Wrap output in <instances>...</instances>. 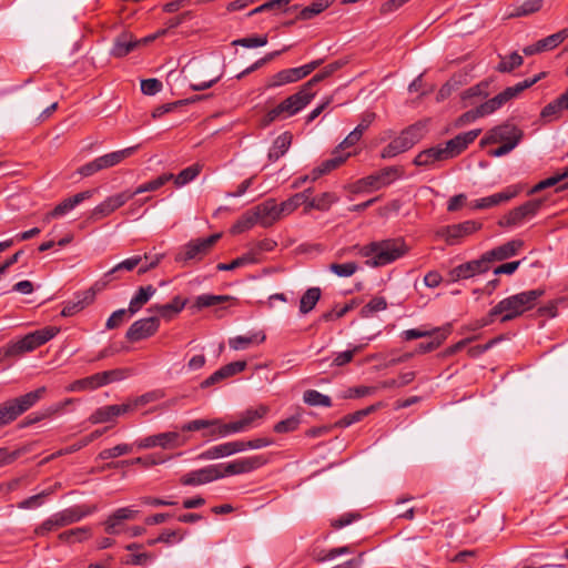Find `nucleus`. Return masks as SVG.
Returning a JSON list of instances; mask_svg holds the SVG:
<instances>
[{
	"label": "nucleus",
	"instance_id": "obj_28",
	"mask_svg": "<svg viewBox=\"0 0 568 568\" xmlns=\"http://www.w3.org/2000/svg\"><path fill=\"white\" fill-rule=\"evenodd\" d=\"M138 148H139L138 145L130 146V148H125V149L119 150V151H113L111 153H108V154L97 158L101 171L104 169H109V168L118 165L126 158H130L131 155H133L135 153V151L138 150Z\"/></svg>",
	"mask_w": 568,
	"mask_h": 568
},
{
	"label": "nucleus",
	"instance_id": "obj_34",
	"mask_svg": "<svg viewBox=\"0 0 568 568\" xmlns=\"http://www.w3.org/2000/svg\"><path fill=\"white\" fill-rule=\"evenodd\" d=\"M265 341L263 332H256L248 336H235L229 339V345L234 351H243L248 348L252 344H261Z\"/></svg>",
	"mask_w": 568,
	"mask_h": 568
},
{
	"label": "nucleus",
	"instance_id": "obj_4",
	"mask_svg": "<svg viewBox=\"0 0 568 568\" xmlns=\"http://www.w3.org/2000/svg\"><path fill=\"white\" fill-rule=\"evenodd\" d=\"M59 333L55 326H48L37 329L23 336L22 338L9 343L3 347L6 357H16L29 353L52 339Z\"/></svg>",
	"mask_w": 568,
	"mask_h": 568
},
{
	"label": "nucleus",
	"instance_id": "obj_22",
	"mask_svg": "<svg viewBox=\"0 0 568 568\" xmlns=\"http://www.w3.org/2000/svg\"><path fill=\"white\" fill-rule=\"evenodd\" d=\"M133 405H106L95 409L89 420L92 424L113 422L116 417L132 412Z\"/></svg>",
	"mask_w": 568,
	"mask_h": 568
},
{
	"label": "nucleus",
	"instance_id": "obj_21",
	"mask_svg": "<svg viewBox=\"0 0 568 568\" xmlns=\"http://www.w3.org/2000/svg\"><path fill=\"white\" fill-rule=\"evenodd\" d=\"M519 191L520 189L518 186L511 185L499 193L475 200L470 205L475 210L489 209L499 205L500 203L510 201L519 193Z\"/></svg>",
	"mask_w": 568,
	"mask_h": 568
},
{
	"label": "nucleus",
	"instance_id": "obj_54",
	"mask_svg": "<svg viewBox=\"0 0 568 568\" xmlns=\"http://www.w3.org/2000/svg\"><path fill=\"white\" fill-rule=\"evenodd\" d=\"M351 153L343 154L341 150L337 148L331 159L325 160L321 165V170L324 174L329 173L331 171L338 168L342 163H344Z\"/></svg>",
	"mask_w": 568,
	"mask_h": 568
},
{
	"label": "nucleus",
	"instance_id": "obj_23",
	"mask_svg": "<svg viewBox=\"0 0 568 568\" xmlns=\"http://www.w3.org/2000/svg\"><path fill=\"white\" fill-rule=\"evenodd\" d=\"M94 191L93 190H87L80 193H77L75 195L64 199L61 203H59L51 212H49L44 220L50 221L52 219H58L70 211H72L77 205L82 203L85 200H89L92 197Z\"/></svg>",
	"mask_w": 568,
	"mask_h": 568
},
{
	"label": "nucleus",
	"instance_id": "obj_32",
	"mask_svg": "<svg viewBox=\"0 0 568 568\" xmlns=\"http://www.w3.org/2000/svg\"><path fill=\"white\" fill-rule=\"evenodd\" d=\"M293 135L291 132L286 131L280 134L273 142L270 151H268V160L271 162H276L281 159L290 149L292 144Z\"/></svg>",
	"mask_w": 568,
	"mask_h": 568
},
{
	"label": "nucleus",
	"instance_id": "obj_25",
	"mask_svg": "<svg viewBox=\"0 0 568 568\" xmlns=\"http://www.w3.org/2000/svg\"><path fill=\"white\" fill-rule=\"evenodd\" d=\"M93 509L87 507V506H72L69 508H65L61 511H58L54 515L58 525L60 528L75 524L80 520H82L84 517L91 515Z\"/></svg>",
	"mask_w": 568,
	"mask_h": 568
},
{
	"label": "nucleus",
	"instance_id": "obj_7",
	"mask_svg": "<svg viewBox=\"0 0 568 568\" xmlns=\"http://www.w3.org/2000/svg\"><path fill=\"white\" fill-rule=\"evenodd\" d=\"M220 237L221 234L216 233L204 239L190 241L180 248L175 255V261L183 265L201 261L211 251Z\"/></svg>",
	"mask_w": 568,
	"mask_h": 568
},
{
	"label": "nucleus",
	"instance_id": "obj_41",
	"mask_svg": "<svg viewBox=\"0 0 568 568\" xmlns=\"http://www.w3.org/2000/svg\"><path fill=\"white\" fill-rule=\"evenodd\" d=\"M321 298V290L318 287L308 288L301 297L300 312L302 314L310 313Z\"/></svg>",
	"mask_w": 568,
	"mask_h": 568
},
{
	"label": "nucleus",
	"instance_id": "obj_40",
	"mask_svg": "<svg viewBox=\"0 0 568 568\" xmlns=\"http://www.w3.org/2000/svg\"><path fill=\"white\" fill-rule=\"evenodd\" d=\"M257 261H258V258L256 257V252L255 251H250V252L243 254L242 256L236 257L231 263H220V264H217L216 268L219 271H233V270H235L237 267H242V266H245V265H248V264H254Z\"/></svg>",
	"mask_w": 568,
	"mask_h": 568
},
{
	"label": "nucleus",
	"instance_id": "obj_44",
	"mask_svg": "<svg viewBox=\"0 0 568 568\" xmlns=\"http://www.w3.org/2000/svg\"><path fill=\"white\" fill-rule=\"evenodd\" d=\"M268 413V407L265 405H260L256 408L246 409L241 414V419L245 424L247 430L255 426L256 422L264 418Z\"/></svg>",
	"mask_w": 568,
	"mask_h": 568
},
{
	"label": "nucleus",
	"instance_id": "obj_13",
	"mask_svg": "<svg viewBox=\"0 0 568 568\" xmlns=\"http://www.w3.org/2000/svg\"><path fill=\"white\" fill-rule=\"evenodd\" d=\"M47 393V387L41 386L33 392L27 393L17 398L7 400L4 405L16 420L20 415L34 406Z\"/></svg>",
	"mask_w": 568,
	"mask_h": 568
},
{
	"label": "nucleus",
	"instance_id": "obj_50",
	"mask_svg": "<svg viewBox=\"0 0 568 568\" xmlns=\"http://www.w3.org/2000/svg\"><path fill=\"white\" fill-rule=\"evenodd\" d=\"M133 446L134 444H119L112 448H105L99 453L98 458L105 460L128 455L133 450Z\"/></svg>",
	"mask_w": 568,
	"mask_h": 568
},
{
	"label": "nucleus",
	"instance_id": "obj_46",
	"mask_svg": "<svg viewBox=\"0 0 568 568\" xmlns=\"http://www.w3.org/2000/svg\"><path fill=\"white\" fill-rule=\"evenodd\" d=\"M232 456L229 442L207 448L199 455V459L213 460Z\"/></svg>",
	"mask_w": 568,
	"mask_h": 568
},
{
	"label": "nucleus",
	"instance_id": "obj_47",
	"mask_svg": "<svg viewBox=\"0 0 568 568\" xmlns=\"http://www.w3.org/2000/svg\"><path fill=\"white\" fill-rule=\"evenodd\" d=\"M91 536V529L89 527H78L61 532L58 538L62 542H74L83 541Z\"/></svg>",
	"mask_w": 568,
	"mask_h": 568
},
{
	"label": "nucleus",
	"instance_id": "obj_62",
	"mask_svg": "<svg viewBox=\"0 0 568 568\" xmlns=\"http://www.w3.org/2000/svg\"><path fill=\"white\" fill-rule=\"evenodd\" d=\"M51 493H52V490H43L37 495H33V496L22 500L19 504V508H22V509L38 508L42 505L43 498L49 496Z\"/></svg>",
	"mask_w": 568,
	"mask_h": 568
},
{
	"label": "nucleus",
	"instance_id": "obj_1",
	"mask_svg": "<svg viewBox=\"0 0 568 568\" xmlns=\"http://www.w3.org/2000/svg\"><path fill=\"white\" fill-rule=\"evenodd\" d=\"M353 250L367 258V266L383 267L403 257L408 252V246L402 237H396L373 241L363 246L355 245Z\"/></svg>",
	"mask_w": 568,
	"mask_h": 568
},
{
	"label": "nucleus",
	"instance_id": "obj_63",
	"mask_svg": "<svg viewBox=\"0 0 568 568\" xmlns=\"http://www.w3.org/2000/svg\"><path fill=\"white\" fill-rule=\"evenodd\" d=\"M153 559L154 556L150 552H138L126 556L124 562L126 565L144 566L153 561Z\"/></svg>",
	"mask_w": 568,
	"mask_h": 568
},
{
	"label": "nucleus",
	"instance_id": "obj_31",
	"mask_svg": "<svg viewBox=\"0 0 568 568\" xmlns=\"http://www.w3.org/2000/svg\"><path fill=\"white\" fill-rule=\"evenodd\" d=\"M156 293V288L152 285L141 286L131 298L128 312L131 315L138 313Z\"/></svg>",
	"mask_w": 568,
	"mask_h": 568
},
{
	"label": "nucleus",
	"instance_id": "obj_9",
	"mask_svg": "<svg viewBox=\"0 0 568 568\" xmlns=\"http://www.w3.org/2000/svg\"><path fill=\"white\" fill-rule=\"evenodd\" d=\"M542 205L541 200H530L510 210L498 222L503 227H517L534 219Z\"/></svg>",
	"mask_w": 568,
	"mask_h": 568
},
{
	"label": "nucleus",
	"instance_id": "obj_51",
	"mask_svg": "<svg viewBox=\"0 0 568 568\" xmlns=\"http://www.w3.org/2000/svg\"><path fill=\"white\" fill-rule=\"evenodd\" d=\"M200 171L201 166L199 164H193L183 169L176 176L174 175L172 180H174V184L178 187H181L193 181L200 174Z\"/></svg>",
	"mask_w": 568,
	"mask_h": 568
},
{
	"label": "nucleus",
	"instance_id": "obj_37",
	"mask_svg": "<svg viewBox=\"0 0 568 568\" xmlns=\"http://www.w3.org/2000/svg\"><path fill=\"white\" fill-rule=\"evenodd\" d=\"M174 178V174L172 173H164L155 178L154 180H151L149 182H145L141 185H139L134 191H130L129 193L132 194V197H134L138 194H142L145 192H153L162 187L164 184H166L169 181H171Z\"/></svg>",
	"mask_w": 568,
	"mask_h": 568
},
{
	"label": "nucleus",
	"instance_id": "obj_18",
	"mask_svg": "<svg viewBox=\"0 0 568 568\" xmlns=\"http://www.w3.org/2000/svg\"><path fill=\"white\" fill-rule=\"evenodd\" d=\"M479 134V129L470 130L468 132L456 135L443 144V150L446 153L447 160L459 155L470 143L477 139Z\"/></svg>",
	"mask_w": 568,
	"mask_h": 568
},
{
	"label": "nucleus",
	"instance_id": "obj_5",
	"mask_svg": "<svg viewBox=\"0 0 568 568\" xmlns=\"http://www.w3.org/2000/svg\"><path fill=\"white\" fill-rule=\"evenodd\" d=\"M425 134V124L417 122L393 139L381 152L383 159H392L413 148Z\"/></svg>",
	"mask_w": 568,
	"mask_h": 568
},
{
	"label": "nucleus",
	"instance_id": "obj_6",
	"mask_svg": "<svg viewBox=\"0 0 568 568\" xmlns=\"http://www.w3.org/2000/svg\"><path fill=\"white\" fill-rule=\"evenodd\" d=\"M544 77V73H540L531 79H526L521 82L516 83L513 87L506 88L503 92L495 95L494 98L485 101L480 105H478L483 116L489 115L500 109L503 105H505L508 101L517 98L523 91L526 89L532 87L535 83H537L541 78Z\"/></svg>",
	"mask_w": 568,
	"mask_h": 568
},
{
	"label": "nucleus",
	"instance_id": "obj_48",
	"mask_svg": "<svg viewBox=\"0 0 568 568\" xmlns=\"http://www.w3.org/2000/svg\"><path fill=\"white\" fill-rule=\"evenodd\" d=\"M303 400L310 405V406H323V407H331L332 406V399L329 396L324 395L315 389H307L303 394Z\"/></svg>",
	"mask_w": 568,
	"mask_h": 568
},
{
	"label": "nucleus",
	"instance_id": "obj_39",
	"mask_svg": "<svg viewBox=\"0 0 568 568\" xmlns=\"http://www.w3.org/2000/svg\"><path fill=\"white\" fill-rule=\"evenodd\" d=\"M568 39V28H565L556 33H552L544 39L537 41V44L541 52L550 51L561 44Z\"/></svg>",
	"mask_w": 568,
	"mask_h": 568
},
{
	"label": "nucleus",
	"instance_id": "obj_8",
	"mask_svg": "<svg viewBox=\"0 0 568 568\" xmlns=\"http://www.w3.org/2000/svg\"><path fill=\"white\" fill-rule=\"evenodd\" d=\"M211 426H217V434L221 436H230L246 432L247 428L241 417L231 423H223L220 418L214 419H193L181 426L182 432H196Z\"/></svg>",
	"mask_w": 568,
	"mask_h": 568
},
{
	"label": "nucleus",
	"instance_id": "obj_42",
	"mask_svg": "<svg viewBox=\"0 0 568 568\" xmlns=\"http://www.w3.org/2000/svg\"><path fill=\"white\" fill-rule=\"evenodd\" d=\"M337 201V196L334 193L325 192L318 196L311 197L307 201L306 211L316 209L320 211H326L333 203Z\"/></svg>",
	"mask_w": 568,
	"mask_h": 568
},
{
	"label": "nucleus",
	"instance_id": "obj_16",
	"mask_svg": "<svg viewBox=\"0 0 568 568\" xmlns=\"http://www.w3.org/2000/svg\"><path fill=\"white\" fill-rule=\"evenodd\" d=\"M132 199V194L129 190L116 193L106 197L103 202L98 204L90 213V220L98 221L105 216H109L119 207L123 206L129 200Z\"/></svg>",
	"mask_w": 568,
	"mask_h": 568
},
{
	"label": "nucleus",
	"instance_id": "obj_20",
	"mask_svg": "<svg viewBox=\"0 0 568 568\" xmlns=\"http://www.w3.org/2000/svg\"><path fill=\"white\" fill-rule=\"evenodd\" d=\"M481 224L469 220L458 224L448 225L445 227L443 232V236L448 244L453 245L457 243L460 239L468 236L480 229Z\"/></svg>",
	"mask_w": 568,
	"mask_h": 568
},
{
	"label": "nucleus",
	"instance_id": "obj_12",
	"mask_svg": "<svg viewBox=\"0 0 568 568\" xmlns=\"http://www.w3.org/2000/svg\"><path fill=\"white\" fill-rule=\"evenodd\" d=\"M267 459L263 455H253L241 457L229 463L219 464L222 466V478L252 473L266 464Z\"/></svg>",
	"mask_w": 568,
	"mask_h": 568
},
{
	"label": "nucleus",
	"instance_id": "obj_24",
	"mask_svg": "<svg viewBox=\"0 0 568 568\" xmlns=\"http://www.w3.org/2000/svg\"><path fill=\"white\" fill-rule=\"evenodd\" d=\"M280 207L281 205L277 204L275 200H267L257 205L254 213L258 220V223L263 226H267L280 220L282 216H284L282 211H280Z\"/></svg>",
	"mask_w": 568,
	"mask_h": 568
},
{
	"label": "nucleus",
	"instance_id": "obj_30",
	"mask_svg": "<svg viewBox=\"0 0 568 568\" xmlns=\"http://www.w3.org/2000/svg\"><path fill=\"white\" fill-rule=\"evenodd\" d=\"M523 133L520 129L513 124H504L496 126L490 132V139L493 142H508V141H517L519 143Z\"/></svg>",
	"mask_w": 568,
	"mask_h": 568
},
{
	"label": "nucleus",
	"instance_id": "obj_64",
	"mask_svg": "<svg viewBox=\"0 0 568 568\" xmlns=\"http://www.w3.org/2000/svg\"><path fill=\"white\" fill-rule=\"evenodd\" d=\"M362 349H363V346L358 345V346H354L352 349L341 352L334 357L333 364L335 366H344V365L348 364L349 362H352L354 355L356 353H359Z\"/></svg>",
	"mask_w": 568,
	"mask_h": 568
},
{
	"label": "nucleus",
	"instance_id": "obj_14",
	"mask_svg": "<svg viewBox=\"0 0 568 568\" xmlns=\"http://www.w3.org/2000/svg\"><path fill=\"white\" fill-rule=\"evenodd\" d=\"M222 466L209 465L203 468L192 470L180 478V483L184 486H200L221 479Z\"/></svg>",
	"mask_w": 568,
	"mask_h": 568
},
{
	"label": "nucleus",
	"instance_id": "obj_33",
	"mask_svg": "<svg viewBox=\"0 0 568 568\" xmlns=\"http://www.w3.org/2000/svg\"><path fill=\"white\" fill-rule=\"evenodd\" d=\"M450 333V325H446L445 327H435L434 328V335L432 336L433 339L430 342L426 343H419L417 346L416 352L424 354L432 351H435L438 348L442 343L447 338V336Z\"/></svg>",
	"mask_w": 568,
	"mask_h": 568
},
{
	"label": "nucleus",
	"instance_id": "obj_26",
	"mask_svg": "<svg viewBox=\"0 0 568 568\" xmlns=\"http://www.w3.org/2000/svg\"><path fill=\"white\" fill-rule=\"evenodd\" d=\"M524 246V242L521 240H511L505 244H501L490 251H487L485 254L486 260L490 264L494 261H504L509 257L515 256L519 250Z\"/></svg>",
	"mask_w": 568,
	"mask_h": 568
},
{
	"label": "nucleus",
	"instance_id": "obj_17",
	"mask_svg": "<svg viewBox=\"0 0 568 568\" xmlns=\"http://www.w3.org/2000/svg\"><path fill=\"white\" fill-rule=\"evenodd\" d=\"M139 510L133 507H121L115 509L104 520V530L109 535H119L124 531L123 523L138 517Z\"/></svg>",
	"mask_w": 568,
	"mask_h": 568
},
{
	"label": "nucleus",
	"instance_id": "obj_36",
	"mask_svg": "<svg viewBox=\"0 0 568 568\" xmlns=\"http://www.w3.org/2000/svg\"><path fill=\"white\" fill-rule=\"evenodd\" d=\"M138 43V41L132 39V36L123 33L115 39L111 53L116 58L125 57L134 50Z\"/></svg>",
	"mask_w": 568,
	"mask_h": 568
},
{
	"label": "nucleus",
	"instance_id": "obj_58",
	"mask_svg": "<svg viewBox=\"0 0 568 568\" xmlns=\"http://www.w3.org/2000/svg\"><path fill=\"white\" fill-rule=\"evenodd\" d=\"M267 41H268L267 36L262 34V36H252V37L241 38V39L234 40L232 44L251 49V48L264 47L267 44Z\"/></svg>",
	"mask_w": 568,
	"mask_h": 568
},
{
	"label": "nucleus",
	"instance_id": "obj_52",
	"mask_svg": "<svg viewBox=\"0 0 568 568\" xmlns=\"http://www.w3.org/2000/svg\"><path fill=\"white\" fill-rule=\"evenodd\" d=\"M387 308V302L383 296L373 297L367 304L361 310V316L364 318L373 316V314L384 311Z\"/></svg>",
	"mask_w": 568,
	"mask_h": 568
},
{
	"label": "nucleus",
	"instance_id": "obj_10",
	"mask_svg": "<svg viewBox=\"0 0 568 568\" xmlns=\"http://www.w3.org/2000/svg\"><path fill=\"white\" fill-rule=\"evenodd\" d=\"M404 170L400 166H386L381 171L367 175L357 182V187L361 191L364 190H379L388 186L396 180L403 178Z\"/></svg>",
	"mask_w": 568,
	"mask_h": 568
},
{
	"label": "nucleus",
	"instance_id": "obj_45",
	"mask_svg": "<svg viewBox=\"0 0 568 568\" xmlns=\"http://www.w3.org/2000/svg\"><path fill=\"white\" fill-rule=\"evenodd\" d=\"M333 3V0H315L300 11L298 19L310 20L323 12Z\"/></svg>",
	"mask_w": 568,
	"mask_h": 568
},
{
	"label": "nucleus",
	"instance_id": "obj_55",
	"mask_svg": "<svg viewBox=\"0 0 568 568\" xmlns=\"http://www.w3.org/2000/svg\"><path fill=\"white\" fill-rule=\"evenodd\" d=\"M524 62V59L517 52H513L508 57L501 58L497 65V71L506 73L519 68Z\"/></svg>",
	"mask_w": 568,
	"mask_h": 568
},
{
	"label": "nucleus",
	"instance_id": "obj_15",
	"mask_svg": "<svg viewBox=\"0 0 568 568\" xmlns=\"http://www.w3.org/2000/svg\"><path fill=\"white\" fill-rule=\"evenodd\" d=\"M160 327V320L156 316L138 320L128 328L125 337L130 342H139L153 336Z\"/></svg>",
	"mask_w": 568,
	"mask_h": 568
},
{
	"label": "nucleus",
	"instance_id": "obj_59",
	"mask_svg": "<svg viewBox=\"0 0 568 568\" xmlns=\"http://www.w3.org/2000/svg\"><path fill=\"white\" fill-rule=\"evenodd\" d=\"M358 270V265L355 262L347 263H333L329 265V271L339 277H349L354 275Z\"/></svg>",
	"mask_w": 568,
	"mask_h": 568
},
{
	"label": "nucleus",
	"instance_id": "obj_61",
	"mask_svg": "<svg viewBox=\"0 0 568 568\" xmlns=\"http://www.w3.org/2000/svg\"><path fill=\"white\" fill-rule=\"evenodd\" d=\"M288 83H293L286 69L278 71L268 78L266 88H278Z\"/></svg>",
	"mask_w": 568,
	"mask_h": 568
},
{
	"label": "nucleus",
	"instance_id": "obj_53",
	"mask_svg": "<svg viewBox=\"0 0 568 568\" xmlns=\"http://www.w3.org/2000/svg\"><path fill=\"white\" fill-rule=\"evenodd\" d=\"M351 153L343 154L341 150L337 148L331 159L325 160L321 165V170L324 174L329 173L331 171L338 168L342 163H344Z\"/></svg>",
	"mask_w": 568,
	"mask_h": 568
},
{
	"label": "nucleus",
	"instance_id": "obj_49",
	"mask_svg": "<svg viewBox=\"0 0 568 568\" xmlns=\"http://www.w3.org/2000/svg\"><path fill=\"white\" fill-rule=\"evenodd\" d=\"M490 80H484L477 83L476 85L468 88L466 91L463 92L462 99L466 101L473 98H487L490 94Z\"/></svg>",
	"mask_w": 568,
	"mask_h": 568
},
{
	"label": "nucleus",
	"instance_id": "obj_19",
	"mask_svg": "<svg viewBox=\"0 0 568 568\" xmlns=\"http://www.w3.org/2000/svg\"><path fill=\"white\" fill-rule=\"evenodd\" d=\"M489 270V263L485 254L478 260H473L454 267L450 272L453 280H466Z\"/></svg>",
	"mask_w": 568,
	"mask_h": 568
},
{
	"label": "nucleus",
	"instance_id": "obj_11",
	"mask_svg": "<svg viewBox=\"0 0 568 568\" xmlns=\"http://www.w3.org/2000/svg\"><path fill=\"white\" fill-rule=\"evenodd\" d=\"M186 442L187 438L183 437L178 432H165L138 439L135 440L134 445L139 449H149L154 447L174 449L184 446Z\"/></svg>",
	"mask_w": 568,
	"mask_h": 568
},
{
	"label": "nucleus",
	"instance_id": "obj_35",
	"mask_svg": "<svg viewBox=\"0 0 568 568\" xmlns=\"http://www.w3.org/2000/svg\"><path fill=\"white\" fill-rule=\"evenodd\" d=\"M312 194V190L307 189L304 192L296 193L286 201L280 203L283 215H288L293 213L297 207L305 204L307 206V201L310 200V195Z\"/></svg>",
	"mask_w": 568,
	"mask_h": 568
},
{
	"label": "nucleus",
	"instance_id": "obj_43",
	"mask_svg": "<svg viewBox=\"0 0 568 568\" xmlns=\"http://www.w3.org/2000/svg\"><path fill=\"white\" fill-rule=\"evenodd\" d=\"M542 2L544 0H526L521 4L516 6L508 17L519 18L532 14L541 9Z\"/></svg>",
	"mask_w": 568,
	"mask_h": 568
},
{
	"label": "nucleus",
	"instance_id": "obj_60",
	"mask_svg": "<svg viewBox=\"0 0 568 568\" xmlns=\"http://www.w3.org/2000/svg\"><path fill=\"white\" fill-rule=\"evenodd\" d=\"M300 423V416H291L284 420L276 423L274 426V432L278 434L293 432L298 427Z\"/></svg>",
	"mask_w": 568,
	"mask_h": 568
},
{
	"label": "nucleus",
	"instance_id": "obj_38",
	"mask_svg": "<svg viewBox=\"0 0 568 568\" xmlns=\"http://www.w3.org/2000/svg\"><path fill=\"white\" fill-rule=\"evenodd\" d=\"M186 305V301L175 296L172 302L164 305H155L152 310L156 311L162 317L170 320L179 314Z\"/></svg>",
	"mask_w": 568,
	"mask_h": 568
},
{
	"label": "nucleus",
	"instance_id": "obj_27",
	"mask_svg": "<svg viewBox=\"0 0 568 568\" xmlns=\"http://www.w3.org/2000/svg\"><path fill=\"white\" fill-rule=\"evenodd\" d=\"M564 110L568 111V89L556 100L544 106L540 112V116L550 122L559 119Z\"/></svg>",
	"mask_w": 568,
	"mask_h": 568
},
{
	"label": "nucleus",
	"instance_id": "obj_56",
	"mask_svg": "<svg viewBox=\"0 0 568 568\" xmlns=\"http://www.w3.org/2000/svg\"><path fill=\"white\" fill-rule=\"evenodd\" d=\"M229 300H231V297L227 295L202 294L195 298L194 306L196 308H204L217 305Z\"/></svg>",
	"mask_w": 568,
	"mask_h": 568
},
{
	"label": "nucleus",
	"instance_id": "obj_3",
	"mask_svg": "<svg viewBox=\"0 0 568 568\" xmlns=\"http://www.w3.org/2000/svg\"><path fill=\"white\" fill-rule=\"evenodd\" d=\"M314 97L315 93H306V91L300 89L296 93L287 97L276 106L268 110L262 120V124L264 126L270 125L275 121H283L296 115L311 103Z\"/></svg>",
	"mask_w": 568,
	"mask_h": 568
},
{
	"label": "nucleus",
	"instance_id": "obj_29",
	"mask_svg": "<svg viewBox=\"0 0 568 568\" xmlns=\"http://www.w3.org/2000/svg\"><path fill=\"white\" fill-rule=\"evenodd\" d=\"M447 160L446 153L443 150V144L429 148L419 152L415 159L414 164L417 166H429L435 162Z\"/></svg>",
	"mask_w": 568,
	"mask_h": 568
},
{
	"label": "nucleus",
	"instance_id": "obj_2",
	"mask_svg": "<svg viewBox=\"0 0 568 568\" xmlns=\"http://www.w3.org/2000/svg\"><path fill=\"white\" fill-rule=\"evenodd\" d=\"M544 295L542 290L524 291L499 301L490 311L489 316H500V322L513 321L526 312L532 310L538 300Z\"/></svg>",
	"mask_w": 568,
	"mask_h": 568
},
{
	"label": "nucleus",
	"instance_id": "obj_57",
	"mask_svg": "<svg viewBox=\"0 0 568 568\" xmlns=\"http://www.w3.org/2000/svg\"><path fill=\"white\" fill-rule=\"evenodd\" d=\"M375 410V406L372 405L369 407H366L364 409H359V410H356L352 414H348L346 416H344L338 423L337 425L341 426V427H348L359 420H362L365 416H367L368 414H371L372 412Z\"/></svg>",
	"mask_w": 568,
	"mask_h": 568
}]
</instances>
